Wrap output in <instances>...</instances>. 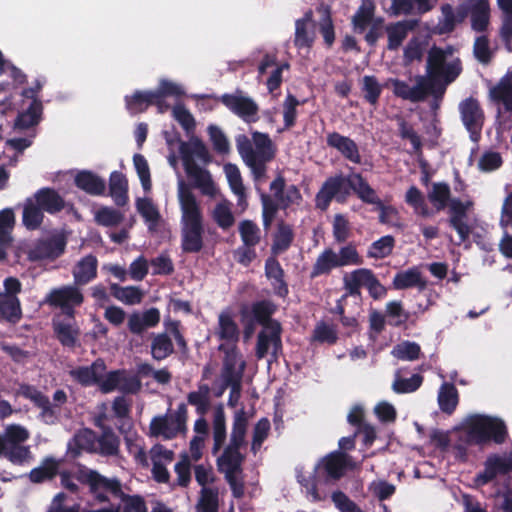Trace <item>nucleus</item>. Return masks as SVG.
Returning <instances> with one entry per match:
<instances>
[{"label":"nucleus","mask_w":512,"mask_h":512,"mask_svg":"<svg viewBox=\"0 0 512 512\" xmlns=\"http://www.w3.org/2000/svg\"><path fill=\"white\" fill-rule=\"evenodd\" d=\"M59 465L60 463L58 460L54 457L48 456L42 460L40 466L33 468L29 472V480L35 484L53 480L59 472Z\"/></svg>","instance_id":"38"},{"label":"nucleus","mask_w":512,"mask_h":512,"mask_svg":"<svg viewBox=\"0 0 512 512\" xmlns=\"http://www.w3.org/2000/svg\"><path fill=\"white\" fill-rule=\"evenodd\" d=\"M181 208V249L184 253H199L204 247L203 214L195 195L188 189L179 190Z\"/></svg>","instance_id":"3"},{"label":"nucleus","mask_w":512,"mask_h":512,"mask_svg":"<svg viewBox=\"0 0 512 512\" xmlns=\"http://www.w3.org/2000/svg\"><path fill=\"white\" fill-rule=\"evenodd\" d=\"M109 194L114 203L119 207H123L128 203V180L122 172L113 171L110 174Z\"/></svg>","instance_id":"35"},{"label":"nucleus","mask_w":512,"mask_h":512,"mask_svg":"<svg viewBox=\"0 0 512 512\" xmlns=\"http://www.w3.org/2000/svg\"><path fill=\"white\" fill-rule=\"evenodd\" d=\"M349 456L341 451H333L324 456L317 468L325 474L326 482L341 479L346 472Z\"/></svg>","instance_id":"21"},{"label":"nucleus","mask_w":512,"mask_h":512,"mask_svg":"<svg viewBox=\"0 0 512 512\" xmlns=\"http://www.w3.org/2000/svg\"><path fill=\"white\" fill-rule=\"evenodd\" d=\"M187 402L196 408L199 416H205L210 409V387L200 384L197 391L188 393Z\"/></svg>","instance_id":"43"},{"label":"nucleus","mask_w":512,"mask_h":512,"mask_svg":"<svg viewBox=\"0 0 512 512\" xmlns=\"http://www.w3.org/2000/svg\"><path fill=\"white\" fill-rule=\"evenodd\" d=\"M507 437V426L500 418L473 415L466 421L464 441L468 445H483L489 442L503 444Z\"/></svg>","instance_id":"6"},{"label":"nucleus","mask_w":512,"mask_h":512,"mask_svg":"<svg viewBox=\"0 0 512 512\" xmlns=\"http://www.w3.org/2000/svg\"><path fill=\"white\" fill-rule=\"evenodd\" d=\"M95 425L102 430L97 439L99 453L102 456H116L119 453L120 439L110 426L104 425L101 419H97Z\"/></svg>","instance_id":"34"},{"label":"nucleus","mask_w":512,"mask_h":512,"mask_svg":"<svg viewBox=\"0 0 512 512\" xmlns=\"http://www.w3.org/2000/svg\"><path fill=\"white\" fill-rule=\"evenodd\" d=\"M215 98L245 122L257 121L258 104L252 98L245 96L242 90L238 89L234 94L225 93Z\"/></svg>","instance_id":"14"},{"label":"nucleus","mask_w":512,"mask_h":512,"mask_svg":"<svg viewBox=\"0 0 512 512\" xmlns=\"http://www.w3.org/2000/svg\"><path fill=\"white\" fill-rule=\"evenodd\" d=\"M239 234L245 246H256L261 240V231L252 220H243L239 223Z\"/></svg>","instance_id":"56"},{"label":"nucleus","mask_w":512,"mask_h":512,"mask_svg":"<svg viewBox=\"0 0 512 512\" xmlns=\"http://www.w3.org/2000/svg\"><path fill=\"white\" fill-rule=\"evenodd\" d=\"M459 112L462 123L469 132L471 141L478 143L485 121V114L479 101L474 97L462 100L459 103Z\"/></svg>","instance_id":"12"},{"label":"nucleus","mask_w":512,"mask_h":512,"mask_svg":"<svg viewBox=\"0 0 512 512\" xmlns=\"http://www.w3.org/2000/svg\"><path fill=\"white\" fill-rule=\"evenodd\" d=\"M343 284L346 293L343 298L348 296L360 297L361 288L365 287L374 300H379L387 295V289L380 283L371 269L359 268L346 274L343 277Z\"/></svg>","instance_id":"8"},{"label":"nucleus","mask_w":512,"mask_h":512,"mask_svg":"<svg viewBox=\"0 0 512 512\" xmlns=\"http://www.w3.org/2000/svg\"><path fill=\"white\" fill-rule=\"evenodd\" d=\"M176 140L180 144L179 153L187 176L193 180L194 186L200 189L203 195L214 196L216 187L210 172L201 168L194 160V157H196L204 163L211 161V155L206 145L197 137L190 142L182 141L178 133L176 134Z\"/></svg>","instance_id":"5"},{"label":"nucleus","mask_w":512,"mask_h":512,"mask_svg":"<svg viewBox=\"0 0 512 512\" xmlns=\"http://www.w3.org/2000/svg\"><path fill=\"white\" fill-rule=\"evenodd\" d=\"M248 420L244 409L235 412L229 445L243 447L247 431Z\"/></svg>","instance_id":"47"},{"label":"nucleus","mask_w":512,"mask_h":512,"mask_svg":"<svg viewBox=\"0 0 512 512\" xmlns=\"http://www.w3.org/2000/svg\"><path fill=\"white\" fill-rule=\"evenodd\" d=\"M451 82H446V77L435 78L431 81V77L427 79L420 76V86L422 92H424V99L428 94H431L435 100H441L445 94L446 87Z\"/></svg>","instance_id":"52"},{"label":"nucleus","mask_w":512,"mask_h":512,"mask_svg":"<svg viewBox=\"0 0 512 512\" xmlns=\"http://www.w3.org/2000/svg\"><path fill=\"white\" fill-rule=\"evenodd\" d=\"M327 145L336 149L345 159L354 163H361V155L357 143L350 137L332 132L327 135Z\"/></svg>","instance_id":"24"},{"label":"nucleus","mask_w":512,"mask_h":512,"mask_svg":"<svg viewBox=\"0 0 512 512\" xmlns=\"http://www.w3.org/2000/svg\"><path fill=\"white\" fill-rule=\"evenodd\" d=\"M362 92L364 99L370 105H377L380 95L382 93V86L379 84L377 78L373 75H365L362 79Z\"/></svg>","instance_id":"59"},{"label":"nucleus","mask_w":512,"mask_h":512,"mask_svg":"<svg viewBox=\"0 0 512 512\" xmlns=\"http://www.w3.org/2000/svg\"><path fill=\"white\" fill-rule=\"evenodd\" d=\"M453 52L452 46H447L446 49L433 45L428 51L426 72L431 81L435 78L446 77V82H454L462 71L461 62L459 59L450 63L446 62L447 56Z\"/></svg>","instance_id":"9"},{"label":"nucleus","mask_w":512,"mask_h":512,"mask_svg":"<svg viewBox=\"0 0 512 512\" xmlns=\"http://www.w3.org/2000/svg\"><path fill=\"white\" fill-rule=\"evenodd\" d=\"M251 135L254 145L255 162L260 167L259 175H256V182H263L267 177V163L275 158L276 147L267 133L254 131Z\"/></svg>","instance_id":"16"},{"label":"nucleus","mask_w":512,"mask_h":512,"mask_svg":"<svg viewBox=\"0 0 512 512\" xmlns=\"http://www.w3.org/2000/svg\"><path fill=\"white\" fill-rule=\"evenodd\" d=\"M110 294L118 301L126 305L140 304L143 299V292L136 286H120L117 283L110 284Z\"/></svg>","instance_id":"42"},{"label":"nucleus","mask_w":512,"mask_h":512,"mask_svg":"<svg viewBox=\"0 0 512 512\" xmlns=\"http://www.w3.org/2000/svg\"><path fill=\"white\" fill-rule=\"evenodd\" d=\"M512 472V450L504 454H491L484 462V470L477 474L475 483L484 486L493 481L498 475Z\"/></svg>","instance_id":"15"},{"label":"nucleus","mask_w":512,"mask_h":512,"mask_svg":"<svg viewBox=\"0 0 512 512\" xmlns=\"http://www.w3.org/2000/svg\"><path fill=\"white\" fill-rule=\"evenodd\" d=\"M392 286L396 290L418 288L420 291H423L427 287V281L422 277L419 268L414 266L397 272L393 278Z\"/></svg>","instance_id":"27"},{"label":"nucleus","mask_w":512,"mask_h":512,"mask_svg":"<svg viewBox=\"0 0 512 512\" xmlns=\"http://www.w3.org/2000/svg\"><path fill=\"white\" fill-rule=\"evenodd\" d=\"M65 247L66 241L61 236L40 240L29 251V259L32 261L56 259L64 253Z\"/></svg>","instance_id":"22"},{"label":"nucleus","mask_w":512,"mask_h":512,"mask_svg":"<svg viewBox=\"0 0 512 512\" xmlns=\"http://www.w3.org/2000/svg\"><path fill=\"white\" fill-rule=\"evenodd\" d=\"M376 6L373 0H362L360 6L351 18V24L355 33L362 34L373 21Z\"/></svg>","instance_id":"37"},{"label":"nucleus","mask_w":512,"mask_h":512,"mask_svg":"<svg viewBox=\"0 0 512 512\" xmlns=\"http://www.w3.org/2000/svg\"><path fill=\"white\" fill-rule=\"evenodd\" d=\"M277 309V305L269 299L258 300L251 304L253 321L264 328L257 336L255 355L258 359H263L268 354L270 345L273 347L274 356H277L278 351L282 349V326L278 320L272 318Z\"/></svg>","instance_id":"4"},{"label":"nucleus","mask_w":512,"mask_h":512,"mask_svg":"<svg viewBox=\"0 0 512 512\" xmlns=\"http://www.w3.org/2000/svg\"><path fill=\"white\" fill-rule=\"evenodd\" d=\"M29 439L26 428L11 424L4 433H0V457L6 458L13 465L24 466L33 460L30 446L23 445Z\"/></svg>","instance_id":"7"},{"label":"nucleus","mask_w":512,"mask_h":512,"mask_svg":"<svg viewBox=\"0 0 512 512\" xmlns=\"http://www.w3.org/2000/svg\"><path fill=\"white\" fill-rule=\"evenodd\" d=\"M125 369H117L107 372L105 375L101 374L100 382L98 384L100 391L104 394L118 390L122 377L125 376Z\"/></svg>","instance_id":"61"},{"label":"nucleus","mask_w":512,"mask_h":512,"mask_svg":"<svg viewBox=\"0 0 512 512\" xmlns=\"http://www.w3.org/2000/svg\"><path fill=\"white\" fill-rule=\"evenodd\" d=\"M395 246V239L391 235H385L374 241L367 252L369 258L382 259L389 256Z\"/></svg>","instance_id":"54"},{"label":"nucleus","mask_w":512,"mask_h":512,"mask_svg":"<svg viewBox=\"0 0 512 512\" xmlns=\"http://www.w3.org/2000/svg\"><path fill=\"white\" fill-rule=\"evenodd\" d=\"M187 406L178 405L175 413L171 415L156 416L150 422V434L154 437L162 436L164 439H173L186 428Z\"/></svg>","instance_id":"10"},{"label":"nucleus","mask_w":512,"mask_h":512,"mask_svg":"<svg viewBox=\"0 0 512 512\" xmlns=\"http://www.w3.org/2000/svg\"><path fill=\"white\" fill-rule=\"evenodd\" d=\"M294 230L291 224L283 219L279 220L276 225V231L273 234V242L271 252L273 255H279L286 252L294 241Z\"/></svg>","instance_id":"31"},{"label":"nucleus","mask_w":512,"mask_h":512,"mask_svg":"<svg viewBox=\"0 0 512 512\" xmlns=\"http://www.w3.org/2000/svg\"><path fill=\"white\" fill-rule=\"evenodd\" d=\"M423 376L413 374L410 378L397 377L392 385V389L397 394H406L415 392L422 385Z\"/></svg>","instance_id":"64"},{"label":"nucleus","mask_w":512,"mask_h":512,"mask_svg":"<svg viewBox=\"0 0 512 512\" xmlns=\"http://www.w3.org/2000/svg\"><path fill=\"white\" fill-rule=\"evenodd\" d=\"M241 447L227 445L221 456L216 460L217 469L220 473L225 475L229 474H242L243 463L245 455L240 451Z\"/></svg>","instance_id":"23"},{"label":"nucleus","mask_w":512,"mask_h":512,"mask_svg":"<svg viewBox=\"0 0 512 512\" xmlns=\"http://www.w3.org/2000/svg\"><path fill=\"white\" fill-rule=\"evenodd\" d=\"M77 188L90 195H102L106 189L105 180L89 170H82L77 173L74 179Z\"/></svg>","instance_id":"30"},{"label":"nucleus","mask_w":512,"mask_h":512,"mask_svg":"<svg viewBox=\"0 0 512 512\" xmlns=\"http://www.w3.org/2000/svg\"><path fill=\"white\" fill-rule=\"evenodd\" d=\"M218 350L223 353L222 382L242 381L247 364L237 345L220 344Z\"/></svg>","instance_id":"13"},{"label":"nucleus","mask_w":512,"mask_h":512,"mask_svg":"<svg viewBox=\"0 0 512 512\" xmlns=\"http://www.w3.org/2000/svg\"><path fill=\"white\" fill-rule=\"evenodd\" d=\"M174 351L173 343L166 333L156 335L151 343V354L155 360H163Z\"/></svg>","instance_id":"53"},{"label":"nucleus","mask_w":512,"mask_h":512,"mask_svg":"<svg viewBox=\"0 0 512 512\" xmlns=\"http://www.w3.org/2000/svg\"><path fill=\"white\" fill-rule=\"evenodd\" d=\"M237 149L244 163L250 168L253 179L256 182V175H259L260 167L255 162L253 141L247 136L241 135L237 138Z\"/></svg>","instance_id":"44"},{"label":"nucleus","mask_w":512,"mask_h":512,"mask_svg":"<svg viewBox=\"0 0 512 512\" xmlns=\"http://www.w3.org/2000/svg\"><path fill=\"white\" fill-rule=\"evenodd\" d=\"M316 11L320 14L318 21L319 33L323 37L325 46L331 48L335 42V26L331 7L322 2L317 6Z\"/></svg>","instance_id":"33"},{"label":"nucleus","mask_w":512,"mask_h":512,"mask_svg":"<svg viewBox=\"0 0 512 512\" xmlns=\"http://www.w3.org/2000/svg\"><path fill=\"white\" fill-rule=\"evenodd\" d=\"M212 218L216 222V224L223 230H227L233 226L235 222L234 215L230 209L228 203L221 202L217 203L213 213Z\"/></svg>","instance_id":"62"},{"label":"nucleus","mask_w":512,"mask_h":512,"mask_svg":"<svg viewBox=\"0 0 512 512\" xmlns=\"http://www.w3.org/2000/svg\"><path fill=\"white\" fill-rule=\"evenodd\" d=\"M15 224V215L12 209L6 208L0 211V245H10L11 232Z\"/></svg>","instance_id":"57"},{"label":"nucleus","mask_w":512,"mask_h":512,"mask_svg":"<svg viewBox=\"0 0 512 512\" xmlns=\"http://www.w3.org/2000/svg\"><path fill=\"white\" fill-rule=\"evenodd\" d=\"M0 318L16 324L22 318L21 302L18 297L0 296Z\"/></svg>","instance_id":"46"},{"label":"nucleus","mask_w":512,"mask_h":512,"mask_svg":"<svg viewBox=\"0 0 512 512\" xmlns=\"http://www.w3.org/2000/svg\"><path fill=\"white\" fill-rule=\"evenodd\" d=\"M335 268H340L337 253L332 248H325L316 258L310 272V278L329 275Z\"/></svg>","instance_id":"36"},{"label":"nucleus","mask_w":512,"mask_h":512,"mask_svg":"<svg viewBox=\"0 0 512 512\" xmlns=\"http://www.w3.org/2000/svg\"><path fill=\"white\" fill-rule=\"evenodd\" d=\"M195 510L196 512H218L219 488L201 489Z\"/></svg>","instance_id":"50"},{"label":"nucleus","mask_w":512,"mask_h":512,"mask_svg":"<svg viewBox=\"0 0 512 512\" xmlns=\"http://www.w3.org/2000/svg\"><path fill=\"white\" fill-rule=\"evenodd\" d=\"M98 260L93 254L81 258L73 269L74 284L84 286L97 277Z\"/></svg>","instance_id":"29"},{"label":"nucleus","mask_w":512,"mask_h":512,"mask_svg":"<svg viewBox=\"0 0 512 512\" xmlns=\"http://www.w3.org/2000/svg\"><path fill=\"white\" fill-rule=\"evenodd\" d=\"M153 91H135L132 95L125 96V105L130 114H139L151 106Z\"/></svg>","instance_id":"49"},{"label":"nucleus","mask_w":512,"mask_h":512,"mask_svg":"<svg viewBox=\"0 0 512 512\" xmlns=\"http://www.w3.org/2000/svg\"><path fill=\"white\" fill-rule=\"evenodd\" d=\"M389 83L393 87V94L396 97L402 98L403 100H409L411 102H420L424 100V92H422L420 86V77L417 79V84L410 87L405 81L400 79H389Z\"/></svg>","instance_id":"39"},{"label":"nucleus","mask_w":512,"mask_h":512,"mask_svg":"<svg viewBox=\"0 0 512 512\" xmlns=\"http://www.w3.org/2000/svg\"><path fill=\"white\" fill-rule=\"evenodd\" d=\"M385 30L388 36V50L398 49L407 37L408 33V27L404 22L390 24L385 28Z\"/></svg>","instance_id":"60"},{"label":"nucleus","mask_w":512,"mask_h":512,"mask_svg":"<svg viewBox=\"0 0 512 512\" xmlns=\"http://www.w3.org/2000/svg\"><path fill=\"white\" fill-rule=\"evenodd\" d=\"M216 334L219 339L231 342L236 345L240 338V330L234 320V315L231 309L226 308L218 315V327Z\"/></svg>","instance_id":"28"},{"label":"nucleus","mask_w":512,"mask_h":512,"mask_svg":"<svg viewBox=\"0 0 512 512\" xmlns=\"http://www.w3.org/2000/svg\"><path fill=\"white\" fill-rule=\"evenodd\" d=\"M43 105L40 100L31 101L26 110L20 112L15 120V128L28 129L37 125L41 120Z\"/></svg>","instance_id":"40"},{"label":"nucleus","mask_w":512,"mask_h":512,"mask_svg":"<svg viewBox=\"0 0 512 512\" xmlns=\"http://www.w3.org/2000/svg\"><path fill=\"white\" fill-rule=\"evenodd\" d=\"M44 219V214L39 205L31 198H28L24 204L22 222L29 230L38 229Z\"/></svg>","instance_id":"45"},{"label":"nucleus","mask_w":512,"mask_h":512,"mask_svg":"<svg viewBox=\"0 0 512 512\" xmlns=\"http://www.w3.org/2000/svg\"><path fill=\"white\" fill-rule=\"evenodd\" d=\"M52 330L54 337L62 347L73 351L81 346V330L75 318L64 317L60 319L59 316L54 317Z\"/></svg>","instance_id":"18"},{"label":"nucleus","mask_w":512,"mask_h":512,"mask_svg":"<svg viewBox=\"0 0 512 512\" xmlns=\"http://www.w3.org/2000/svg\"><path fill=\"white\" fill-rule=\"evenodd\" d=\"M34 201L39 205L43 212L56 214L65 207L63 197L53 188L44 187L37 190L34 194Z\"/></svg>","instance_id":"26"},{"label":"nucleus","mask_w":512,"mask_h":512,"mask_svg":"<svg viewBox=\"0 0 512 512\" xmlns=\"http://www.w3.org/2000/svg\"><path fill=\"white\" fill-rule=\"evenodd\" d=\"M107 369L103 358H97L89 366H78L69 371L70 377L82 387H90L100 382L101 374Z\"/></svg>","instance_id":"20"},{"label":"nucleus","mask_w":512,"mask_h":512,"mask_svg":"<svg viewBox=\"0 0 512 512\" xmlns=\"http://www.w3.org/2000/svg\"><path fill=\"white\" fill-rule=\"evenodd\" d=\"M80 481L89 487V492L98 504L113 501L120 512H148L146 502L141 495H129L123 491L121 481L108 478L96 470H88L81 475Z\"/></svg>","instance_id":"2"},{"label":"nucleus","mask_w":512,"mask_h":512,"mask_svg":"<svg viewBox=\"0 0 512 512\" xmlns=\"http://www.w3.org/2000/svg\"><path fill=\"white\" fill-rule=\"evenodd\" d=\"M438 403L442 412L452 414L458 404V391L454 384H442L439 394Z\"/></svg>","instance_id":"48"},{"label":"nucleus","mask_w":512,"mask_h":512,"mask_svg":"<svg viewBox=\"0 0 512 512\" xmlns=\"http://www.w3.org/2000/svg\"><path fill=\"white\" fill-rule=\"evenodd\" d=\"M260 200L262 206V224L264 229L268 230L272 226L279 209H281L280 202L264 192L260 194Z\"/></svg>","instance_id":"51"},{"label":"nucleus","mask_w":512,"mask_h":512,"mask_svg":"<svg viewBox=\"0 0 512 512\" xmlns=\"http://www.w3.org/2000/svg\"><path fill=\"white\" fill-rule=\"evenodd\" d=\"M440 13L437 24L433 30L436 35L452 34L468 17V11L463 3L459 4L457 7L449 3H443L440 6Z\"/></svg>","instance_id":"17"},{"label":"nucleus","mask_w":512,"mask_h":512,"mask_svg":"<svg viewBox=\"0 0 512 512\" xmlns=\"http://www.w3.org/2000/svg\"><path fill=\"white\" fill-rule=\"evenodd\" d=\"M354 193L363 203L375 205L379 213V221L389 224L390 218L398 215L391 205H385L361 173L353 172L347 176L342 173L328 177L315 195V207L322 212L328 210L331 202L345 203Z\"/></svg>","instance_id":"1"},{"label":"nucleus","mask_w":512,"mask_h":512,"mask_svg":"<svg viewBox=\"0 0 512 512\" xmlns=\"http://www.w3.org/2000/svg\"><path fill=\"white\" fill-rule=\"evenodd\" d=\"M312 340L321 344L334 345L338 340L337 331L333 326L320 321L313 330Z\"/></svg>","instance_id":"63"},{"label":"nucleus","mask_w":512,"mask_h":512,"mask_svg":"<svg viewBox=\"0 0 512 512\" xmlns=\"http://www.w3.org/2000/svg\"><path fill=\"white\" fill-rule=\"evenodd\" d=\"M451 192L447 183H434L432 191L428 194L430 202L440 211L446 208L450 200Z\"/></svg>","instance_id":"58"},{"label":"nucleus","mask_w":512,"mask_h":512,"mask_svg":"<svg viewBox=\"0 0 512 512\" xmlns=\"http://www.w3.org/2000/svg\"><path fill=\"white\" fill-rule=\"evenodd\" d=\"M46 302L61 309V314L67 318H75V308L84 302V295L78 285H64L52 289L46 296Z\"/></svg>","instance_id":"11"},{"label":"nucleus","mask_w":512,"mask_h":512,"mask_svg":"<svg viewBox=\"0 0 512 512\" xmlns=\"http://www.w3.org/2000/svg\"><path fill=\"white\" fill-rule=\"evenodd\" d=\"M226 440V417L222 404L215 407L213 417V448L212 453L216 454L224 445Z\"/></svg>","instance_id":"41"},{"label":"nucleus","mask_w":512,"mask_h":512,"mask_svg":"<svg viewBox=\"0 0 512 512\" xmlns=\"http://www.w3.org/2000/svg\"><path fill=\"white\" fill-rule=\"evenodd\" d=\"M471 206V201L462 202L460 199L450 201L448 223L458 233L460 242L467 241L471 234V227L467 223V213Z\"/></svg>","instance_id":"19"},{"label":"nucleus","mask_w":512,"mask_h":512,"mask_svg":"<svg viewBox=\"0 0 512 512\" xmlns=\"http://www.w3.org/2000/svg\"><path fill=\"white\" fill-rule=\"evenodd\" d=\"M124 220V214L112 207L103 206L95 213V221L98 225L104 227H114L121 224Z\"/></svg>","instance_id":"55"},{"label":"nucleus","mask_w":512,"mask_h":512,"mask_svg":"<svg viewBox=\"0 0 512 512\" xmlns=\"http://www.w3.org/2000/svg\"><path fill=\"white\" fill-rule=\"evenodd\" d=\"M470 15L471 27L476 32H484L490 23V4L488 0H468L463 3Z\"/></svg>","instance_id":"25"},{"label":"nucleus","mask_w":512,"mask_h":512,"mask_svg":"<svg viewBox=\"0 0 512 512\" xmlns=\"http://www.w3.org/2000/svg\"><path fill=\"white\" fill-rule=\"evenodd\" d=\"M491 99L502 104L504 112L512 113V72L503 76L490 90Z\"/></svg>","instance_id":"32"}]
</instances>
